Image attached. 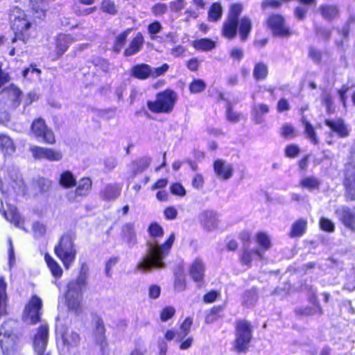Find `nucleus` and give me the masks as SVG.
<instances>
[{
    "instance_id": "obj_1",
    "label": "nucleus",
    "mask_w": 355,
    "mask_h": 355,
    "mask_svg": "<svg viewBox=\"0 0 355 355\" xmlns=\"http://www.w3.org/2000/svg\"><path fill=\"white\" fill-rule=\"evenodd\" d=\"M174 241V233L162 245H159L157 240H148L146 242L145 254L138 262L137 268L144 272L165 268L164 259L168 256Z\"/></svg>"
},
{
    "instance_id": "obj_2",
    "label": "nucleus",
    "mask_w": 355,
    "mask_h": 355,
    "mask_svg": "<svg viewBox=\"0 0 355 355\" xmlns=\"http://www.w3.org/2000/svg\"><path fill=\"white\" fill-rule=\"evenodd\" d=\"M87 286L85 275L80 273L76 279L71 281L67 286L65 300L69 309L76 313L80 311L83 292Z\"/></svg>"
},
{
    "instance_id": "obj_3",
    "label": "nucleus",
    "mask_w": 355,
    "mask_h": 355,
    "mask_svg": "<svg viewBox=\"0 0 355 355\" xmlns=\"http://www.w3.org/2000/svg\"><path fill=\"white\" fill-rule=\"evenodd\" d=\"M178 98L177 94L171 89L159 92L154 101L147 103L148 108L154 113H171Z\"/></svg>"
},
{
    "instance_id": "obj_4",
    "label": "nucleus",
    "mask_w": 355,
    "mask_h": 355,
    "mask_svg": "<svg viewBox=\"0 0 355 355\" xmlns=\"http://www.w3.org/2000/svg\"><path fill=\"white\" fill-rule=\"evenodd\" d=\"M54 252L62 262L64 268L68 269L75 261L77 254L71 236L69 235L61 236L58 244L55 246Z\"/></svg>"
},
{
    "instance_id": "obj_5",
    "label": "nucleus",
    "mask_w": 355,
    "mask_h": 355,
    "mask_svg": "<svg viewBox=\"0 0 355 355\" xmlns=\"http://www.w3.org/2000/svg\"><path fill=\"white\" fill-rule=\"evenodd\" d=\"M12 28L15 35L12 40L13 44L18 41L22 42L24 44H26L35 33L30 20L25 14L21 12L13 19Z\"/></svg>"
},
{
    "instance_id": "obj_6",
    "label": "nucleus",
    "mask_w": 355,
    "mask_h": 355,
    "mask_svg": "<svg viewBox=\"0 0 355 355\" xmlns=\"http://www.w3.org/2000/svg\"><path fill=\"white\" fill-rule=\"evenodd\" d=\"M0 185L3 195L6 193L3 187L10 185L15 193H24V181L21 178L17 168L10 167L0 171Z\"/></svg>"
},
{
    "instance_id": "obj_7",
    "label": "nucleus",
    "mask_w": 355,
    "mask_h": 355,
    "mask_svg": "<svg viewBox=\"0 0 355 355\" xmlns=\"http://www.w3.org/2000/svg\"><path fill=\"white\" fill-rule=\"evenodd\" d=\"M252 338L250 324L244 320L239 321L236 326V339L234 347L239 352H245Z\"/></svg>"
},
{
    "instance_id": "obj_8",
    "label": "nucleus",
    "mask_w": 355,
    "mask_h": 355,
    "mask_svg": "<svg viewBox=\"0 0 355 355\" xmlns=\"http://www.w3.org/2000/svg\"><path fill=\"white\" fill-rule=\"evenodd\" d=\"M42 300L37 295H33L26 306L24 319L28 323L35 324L40 320L41 315Z\"/></svg>"
},
{
    "instance_id": "obj_9",
    "label": "nucleus",
    "mask_w": 355,
    "mask_h": 355,
    "mask_svg": "<svg viewBox=\"0 0 355 355\" xmlns=\"http://www.w3.org/2000/svg\"><path fill=\"white\" fill-rule=\"evenodd\" d=\"M32 132L37 138L50 144L55 143V137L53 132L49 129L44 121L39 118L35 120L31 125Z\"/></svg>"
},
{
    "instance_id": "obj_10",
    "label": "nucleus",
    "mask_w": 355,
    "mask_h": 355,
    "mask_svg": "<svg viewBox=\"0 0 355 355\" xmlns=\"http://www.w3.org/2000/svg\"><path fill=\"white\" fill-rule=\"evenodd\" d=\"M49 338V328L46 325L39 327L33 340L35 355H49L46 351Z\"/></svg>"
},
{
    "instance_id": "obj_11",
    "label": "nucleus",
    "mask_w": 355,
    "mask_h": 355,
    "mask_svg": "<svg viewBox=\"0 0 355 355\" xmlns=\"http://www.w3.org/2000/svg\"><path fill=\"white\" fill-rule=\"evenodd\" d=\"M60 334L63 343V348L62 349V355H71V349L74 352L76 347L78 345L80 341L79 335L69 329L60 330ZM74 355H78L74 353Z\"/></svg>"
},
{
    "instance_id": "obj_12",
    "label": "nucleus",
    "mask_w": 355,
    "mask_h": 355,
    "mask_svg": "<svg viewBox=\"0 0 355 355\" xmlns=\"http://www.w3.org/2000/svg\"><path fill=\"white\" fill-rule=\"evenodd\" d=\"M31 152L35 159H46L49 162H58L62 158V154L60 150L53 148L40 146H32Z\"/></svg>"
},
{
    "instance_id": "obj_13",
    "label": "nucleus",
    "mask_w": 355,
    "mask_h": 355,
    "mask_svg": "<svg viewBox=\"0 0 355 355\" xmlns=\"http://www.w3.org/2000/svg\"><path fill=\"white\" fill-rule=\"evenodd\" d=\"M268 27L272 34L279 37L290 35L289 28L284 23V19L279 15H272L267 20Z\"/></svg>"
},
{
    "instance_id": "obj_14",
    "label": "nucleus",
    "mask_w": 355,
    "mask_h": 355,
    "mask_svg": "<svg viewBox=\"0 0 355 355\" xmlns=\"http://www.w3.org/2000/svg\"><path fill=\"white\" fill-rule=\"evenodd\" d=\"M1 211L2 214L4 216L5 218L12 223L15 226L17 227L22 228L25 230L24 227H22V224L24 223V219L18 213L16 207L10 203H6V208L3 206V200L1 199Z\"/></svg>"
},
{
    "instance_id": "obj_15",
    "label": "nucleus",
    "mask_w": 355,
    "mask_h": 355,
    "mask_svg": "<svg viewBox=\"0 0 355 355\" xmlns=\"http://www.w3.org/2000/svg\"><path fill=\"white\" fill-rule=\"evenodd\" d=\"M344 185L346 188V196L350 200H355V165L349 164L345 168Z\"/></svg>"
},
{
    "instance_id": "obj_16",
    "label": "nucleus",
    "mask_w": 355,
    "mask_h": 355,
    "mask_svg": "<svg viewBox=\"0 0 355 355\" xmlns=\"http://www.w3.org/2000/svg\"><path fill=\"white\" fill-rule=\"evenodd\" d=\"M335 214L347 228L355 232V212L343 206L336 209Z\"/></svg>"
},
{
    "instance_id": "obj_17",
    "label": "nucleus",
    "mask_w": 355,
    "mask_h": 355,
    "mask_svg": "<svg viewBox=\"0 0 355 355\" xmlns=\"http://www.w3.org/2000/svg\"><path fill=\"white\" fill-rule=\"evenodd\" d=\"M214 170L216 177L223 180L230 179L234 173L232 165L223 159H217L214 162Z\"/></svg>"
},
{
    "instance_id": "obj_18",
    "label": "nucleus",
    "mask_w": 355,
    "mask_h": 355,
    "mask_svg": "<svg viewBox=\"0 0 355 355\" xmlns=\"http://www.w3.org/2000/svg\"><path fill=\"white\" fill-rule=\"evenodd\" d=\"M92 182L89 178H82L74 192H70L67 195V198L71 201L76 200L77 197H83L87 196L92 189Z\"/></svg>"
},
{
    "instance_id": "obj_19",
    "label": "nucleus",
    "mask_w": 355,
    "mask_h": 355,
    "mask_svg": "<svg viewBox=\"0 0 355 355\" xmlns=\"http://www.w3.org/2000/svg\"><path fill=\"white\" fill-rule=\"evenodd\" d=\"M201 225L207 231H212L218 226L217 214L213 211H204L200 215Z\"/></svg>"
},
{
    "instance_id": "obj_20",
    "label": "nucleus",
    "mask_w": 355,
    "mask_h": 355,
    "mask_svg": "<svg viewBox=\"0 0 355 355\" xmlns=\"http://www.w3.org/2000/svg\"><path fill=\"white\" fill-rule=\"evenodd\" d=\"M261 260L263 259L262 251L259 249H250L248 245H244L243 247V252L240 258L241 262L243 265L247 266L250 268L252 265V261L254 258Z\"/></svg>"
},
{
    "instance_id": "obj_21",
    "label": "nucleus",
    "mask_w": 355,
    "mask_h": 355,
    "mask_svg": "<svg viewBox=\"0 0 355 355\" xmlns=\"http://www.w3.org/2000/svg\"><path fill=\"white\" fill-rule=\"evenodd\" d=\"M334 133H336L339 137H347L349 134V130L345 122L341 119L329 120L324 121Z\"/></svg>"
},
{
    "instance_id": "obj_22",
    "label": "nucleus",
    "mask_w": 355,
    "mask_h": 355,
    "mask_svg": "<svg viewBox=\"0 0 355 355\" xmlns=\"http://www.w3.org/2000/svg\"><path fill=\"white\" fill-rule=\"evenodd\" d=\"M144 39L141 33H137L128 46L124 51L125 56H131L141 51L144 46Z\"/></svg>"
},
{
    "instance_id": "obj_23",
    "label": "nucleus",
    "mask_w": 355,
    "mask_h": 355,
    "mask_svg": "<svg viewBox=\"0 0 355 355\" xmlns=\"http://www.w3.org/2000/svg\"><path fill=\"white\" fill-rule=\"evenodd\" d=\"M130 76L139 80L150 78V66L144 63L135 64L130 69Z\"/></svg>"
},
{
    "instance_id": "obj_24",
    "label": "nucleus",
    "mask_w": 355,
    "mask_h": 355,
    "mask_svg": "<svg viewBox=\"0 0 355 355\" xmlns=\"http://www.w3.org/2000/svg\"><path fill=\"white\" fill-rule=\"evenodd\" d=\"M189 274L196 282H200L204 277L205 266L200 259H196L189 268Z\"/></svg>"
},
{
    "instance_id": "obj_25",
    "label": "nucleus",
    "mask_w": 355,
    "mask_h": 355,
    "mask_svg": "<svg viewBox=\"0 0 355 355\" xmlns=\"http://www.w3.org/2000/svg\"><path fill=\"white\" fill-rule=\"evenodd\" d=\"M269 112V107L266 104H254L252 108V116L257 124L264 122V116Z\"/></svg>"
},
{
    "instance_id": "obj_26",
    "label": "nucleus",
    "mask_w": 355,
    "mask_h": 355,
    "mask_svg": "<svg viewBox=\"0 0 355 355\" xmlns=\"http://www.w3.org/2000/svg\"><path fill=\"white\" fill-rule=\"evenodd\" d=\"M105 331L102 319L97 318L95 320L94 336L96 344L100 345L102 349L106 346Z\"/></svg>"
},
{
    "instance_id": "obj_27",
    "label": "nucleus",
    "mask_w": 355,
    "mask_h": 355,
    "mask_svg": "<svg viewBox=\"0 0 355 355\" xmlns=\"http://www.w3.org/2000/svg\"><path fill=\"white\" fill-rule=\"evenodd\" d=\"M121 236L129 247H132L137 243V236L134 224L127 223L122 227Z\"/></svg>"
},
{
    "instance_id": "obj_28",
    "label": "nucleus",
    "mask_w": 355,
    "mask_h": 355,
    "mask_svg": "<svg viewBox=\"0 0 355 355\" xmlns=\"http://www.w3.org/2000/svg\"><path fill=\"white\" fill-rule=\"evenodd\" d=\"M73 42V38L69 35L60 34L56 40V53L61 56Z\"/></svg>"
},
{
    "instance_id": "obj_29",
    "label": "nucleus",
    "mask_w": 355,
    "mask_h": 355,
    "mask_svg": "<svg viewBox=\"0 0 355 355\" xmlns=\"http://www.w3.org/2000/svg\"><path fill=\"white\" fill-rule=\"evenodd\" d=\"M238 24L239 21L227 18L223 24V35L228 39L234 38L236 35Z\"/></svg>"
},
{
    "instance_id": "obj_30",
    "label": "nucleus",
    "mask_w": 355,
    "mask_h": 355,
    "mask_svg": "<svg viewBox=\"0 0 355 355\" xmlns=\"http://www.w3.org/2000/svg\"><path fill=\"white\" fill-rule=\"evenodd\" d=\"M8 297L6 283L3 277H0V318L7 314Z\"/></svg>"
},
{
    "instance_id": "obj_31",
    "label": "nucleus",
    "mask_w": 355,
    "mask_h": 355,
    "mask_svg": "<svg viewBox=\"0 0 355 355\" xmlns=\"http://www.w3.org/2000/svg\"><path fill=\"white\" fill-rule=\"evenodd\" d=\"M4 95H7L10 100V106L17 107L21 101V92L17 87L11 85L9 88L3 91Z\"/></svg>"
},
{
    "instance_id": "obj_32",
    "label": "nucleus",
    "mask_w": 355,
    "mask_h": 355,
    "mask_svg": "<svg viewBox=\"0 0 355 355\" xmlns=\"http://www.w3.org/2000/svg\"><path fill=\"white\" fill-rule=\"evenodd\" d=\"M307 221L305 219L300 218L296 220L291 227L289 236L291 238L301 236L306 231Z\"/></svg>"
},
{
    "instance_id": "obj_33",
    "label": "nucleus",
    "mask_w": 355,
    "mask_h": 355,
    "mask_svg": "<svg viewBox=\"0 0 355 355\" xmlns=\"http://www.w3.org/2000/svg\"><path fill=\"white\" fill-rule=\"evenodd\" d=\"M310 302L312 304V307H306L301 311L302 314L306 315H312L315 314L322 315V310L319 303L317 301L315 293H313L309 298Z\"/></svg>"
},
{
    "instance_id": "obj_34",
    "label": "nucleus",
    "mask_w": 355,
    "mask_h": 355,
    "mask_svg": "<svg viewBox=\"0 0 355 355\" xmlns=\"http://www.w3.org/2000/svg\"><path fill=\"white\" fill-rule=\"evenodd\" d=\"M301 122L304 128V132L306 137L314 145H317L319 143V140L317 137L316 132L313 125L307 121V119L303 116L301 119Z\"/></svg>"
},
{
    "instance_id": "obj_35",
    "label": "nucleus",
    "mask_w": 355,
    "mask_h": 355,
    "mask_svg": "<svg viewBox=\"0 0 355 355\" xmlns=\"http://www.w3.org/2000/svg\"><path fill=\"white\" fill-rule=\"evenodd\" d=\"M0 148L4 155H10L15 151L12 140L6 135H0Z\"/></svg>"
},
{
    "instance_id": "obj_36",
    "label": "nucleus",
    "mask_w": 355,
    "mask_h": 355,
    "mask_svg": "<svg viewBox=\"0 0 355 355\" xmlns=\"http://www.w3.org/2000/svg\"><path fill=\"white\" fill-rule=\"evenodd\" d=\"M59 184L65 189L73 187L76 184V179L69 171H66L60 174Z\"/></svg>"
},
{
    "instance_id": "obj_37",
    "label": "nucleus",
    "mask_w": 355,
    "mask_h": 355,
    "mask_svg": "<svg viewBox=\"0 0 355 355\" xmlns=\"http://www.w3.org/2000/svg\"><path fill=\"white\" fill-rule=\"evenodd\" d=\"M121 194V188L116 184L107 185L102 193V197L105 200H112L117 198Z\"/></svg>"
},
{
    "instance_id": "obj_38",
    "label": "nucleus",
    "mask_w": 355,
    "mask_h": 355,
    "mask_svg": "<svg viewBox=\"0 0 355 355\" xmlns=\"http://www.w3.org/2000/svg\"><path fill=\"white\" fill-rule=\"evenodd\" d=\"M320 185V180L315 176H308L304 178L300 182V186L302 188L308 189L309 191L318 189Z\"/></svg>"
},
{
    "instance_id": "obj_39",
    "label": "nucleus",
    "mask_w": 355,
    "mask_h": 355,
    "mask_svg": "<svg viewBox=\"0 0 355 355\" xmlns=\"http://www.w3.org/2000/svg\"><path fill=\"white\" fill-rule=\"evenodd\" d=\"M33 14L36 18H42L44 16L46 3L45 0H31Z\"/></svg>"
},
{
    "instance_id": "obj_40",
    "label": "nucleus",
    "mask_w": 355,
    "mask_h": 355,
    "mask_svg": "<svg viewBox=\"0 0 355 355\" xmlns=\"http://www.w3.org/2000/svg\"><path fill=\"white\" fill-rule=\"evenodd\" d=\"M252 29L251 20L247 17H243L239 24V34L242 41L247 40L248 36Z\"/></svg>"
},
{
    "instance_id": "obj_41",
    "label": "nucleus",
    "mask_w": 355,
    "mask_h": 355,
    "mask_svg": "<svg viewBox=\"0 0 355 355\" xmlns=\"http://www.w3.org/2000/svg\"><path fill=\"white\" fill-rule=\"evenodd\" d=\"M44 259L53 276L60 278L63 272L61 266L49 254H46Z\"/></svg>"
},
{
    "instance_id": "obj_42",
    "label": "nucleus",
    "mask_w": 355,
    "mask_h": 355,
    "mask_svg": "<svg viewBox=\"0 0 355 355\" xmlns=\"http://www.w3.org/2000/svg\"><path fill=\"white\" fill-rule=\"evenodd\" d=\"M162 29L161 23L157 21L148 26V32L150 35V38L157 42H163V37L156 35V34L160 33Z\"/></svg>"
},
{
    "instance_id": "obj_43",
    "label": "nucleus",
    "mask_w": 355,
    "mask_h": 355,
    "mask_svg": "<svg viewBox=\"0 0 355 355\" xmlns=\"http://www.w3.org/2000/svg\"><path fill=\"white\" fill-rule=\"evenodd\" d=\"M268 67L263 62L257 63L253 69V76L256 80H263L268 75Z\"/></svg>"
},
{
    "instance_id": "obj_44",
    "label": "nucleus",
    "mask_w": 355,
    "mask_h": 355,
    "mask_svg": "<svg viewBox=\"0 0 355 355\" xmlns=\"http://www.w3.org/2000/svg\"><path fill=\"white\" fill-rule=\"evenodd\" d=\"M151 159L149 157H143L135 161L134 164L133 173L136 175L144 171L150 164Z\"/></svg>"
},
{
    "instance_id": "obj_45",
    "label": "nucleus",
    "mask_w": 355,
    "mask_h": 355,
    "mask_svg": "<svg viewBox=\"0 0 355 355\" xmlns=\"http://www.w3.org/2000/svg\"><path fill=\"white\" fill-rule=\"evenodd\" d=\"M193 46L197 50L210 51L215 48V42L211 40L203 38L195 41Z\"/></svg>"
},
{
    "instance_id": "obj_46",
    "label": "nucleus",
    "mask_w": 355,
    "mask_h": 355,
    "mask_svg": "<svg viewBox=\"0 0 355 355\" xmlns=\"http://www.w3.org/2000/svg\"><path fill=\"white\" fill-rule=\"evenodd\" d=\"M148 232L150 236L149 240H157L158 238H161L164 235L163 228L156 222L152 223L150 225Z\"/></svg>"
},
{
    "instance_id": "obj_47",
    "label": "nucleus",
    "mask_w": 355,
    "mask_h": 355,
    "mask_svg": "<svg viewBox=\"0 0 355 355\" xmlns=\"http://www.w3.org/2000/svg\"><path fill=\"white\" fill-rule=\"evenodd\" d=\"M257 242L260 246L258 249L262 251V255L263 254L264 250H268L271 246L269 236L264 232L257 233Z\"/></svg>"
},
{
    "instance_id": "obj_48",
    "label": "nucleus",
    "mask_w": 355,
    "mask_h": 355,
    "mask_svg": "<svg viewBox=\"0 0 355 355\" xmlns=\"http://www.w3.org/2000/svg\"><path fill=\"white\" fill-rule=\"evenodd\" d=\"M322 16L327 19H331L338 14V8L334 6H322L320 8Z\"/></svg>"
},
{
    "instance_id": "obj_49",
    "label": "nucleus",
    "mask_w": 355,
    "mask_h": 355,
    "mask_svg": "<svg viewBox=\"0 0 355 355\" xmlns=\"http://www.w3.org/2000/svg\"><path fill=\"white\" fill-rule=\"evenodd\" d=\"M223 9L220 3H214L209 10V19L215 21L220 19Z\"/></svg>"
},
{
    "instance_id": "obj_50",
    "label": "nucleus",
    "mask_w": 355,
    "mask_h": 355,
    "mask_svg": "<svg viewBox=\"0 0 355 355\" xmlns=\"http://www.w3.org/2000/svg\"><path fill=\"white\" fill-rule=\"evenodd\" d=\"M35 187L40 192L45 193L51 187V181L44 178H39L35 181Z\"/></svg>"
},
{
    "instance_id": "obj_51",
    "label": "nucleus",
    "mask_w": 355,
    "mask_h": 355,
    "mask_svg": "<svg viewBox=\"0 0 355 355\" xmlns=\"http://www.w3.org/2000/svg\"><path fill=\"white\" fill-rule=\"evenodd\" d=\"M226 110L227 119L232 123H236L243 118V115L242 114L233 110L230 102H227V103Z\"/></svg>"
},
{
    "instance_id": "obj_52",
    "label": "nucleus",
    "mask_w": 355,
    "mask_h": 355,
    "mask_svg": "<svg viewBox=\"0 0 355 355\" xmlns=\"http://www.w3.org/2000/svg\"><path fill=\"white\" fill-rule=\"evenodd\" d=\"M257 301V293L255 289L247 291L243 296V304L247 306H253Z\"/></svg>"
},
{
    "instance_id": "obj_53",
    "label": "nucleus",
    "mask_w": 355,
    "mask_h": 355,
    "mask_svg": "<svg viewBox=\"0 0 355 355\" xmlns=\"http://www.w3.org/2000/svg\"><path fill=\"white\" fill-rule=\"evenodd\" d=\"M280 135L287 139H291L296 137L295 128L289 123L284 124L280 128Z\"/></svg>"
},
{
    "instance_id": "obj_54",
    "label": "nucleus",
    "mask_w": 355,
    "mask_h": 355,
    "mask_svg": "<svg viewBox=\"0 0 355 355\" xmlns=\"http://www.w3.org/2000/svg\"><path fill=\"white\" fill-rule=\"evenodd\" d=\"M128 35V31H125L116 37L114 44L112 48L114 52L119 53L121 51V50L122 49L125 44Z\"/></svg>"
},
{
    "instance_id": "obj_55",
    "label": "nucleus",
    "mask_w": 355,
    "mask_h": 355,
    "mask_svg": "<svg viewBox=\"0 0 355 355\" xmlns=\"http://www.w3.org/2000/svg\"><path fill=\"white\" fill-rule=\"evenodd\" d=\"M169 69V65L166 63L163 64L159 67H150V78H156L159 76H164Z\"/></svg>"
},
{
    "instance_id": "obj_56",
    "label": "nucleus",
    "mask_w": 355,
    "mask_h": 355,
    "mask_svg": "<svg viewBox=\"0 0 355 355\" xmlns=\"http://www.w3.org/2000/svg\"><path fill=\"white\" fill-rule=\"evenodd\" d=\"M101 10L110 15H115L117 12L114 2L111 0H103L101 3Z\"/></svg>"
},
{
    "instance_id": "obj_57",
    "label": "nucleus",
    "mask_w": 355,
    "mask_h": 355,
    "mask_svg": "<svg viewBox=\"0 0 355 355\" xmlns=\"http://www.w3.org/2000/svg\"><path fill=\"white\" fill-rule=\"evenodd\" d=\"M243 10V6L241 3H235L232 5L227 18L239 21L238 18Z\"/></svg>"
},
{
    "instance_id": "obj_58",
    "label": "nucleus",
    "mask_w": 355,
    "mask_h": 355,
    "mask_svg": "<svg viewBox=\"0 0 355 355\" xmlns=\"http://www.w3.org/2000/svg\"><path fill=\"white\" fill-rule=\"evenodd\" d=\"M206 85L200 79L193 80L189 85V89L191 93H200L205 90Z\"/></svg>"
},
{
    "instance_id": "obj_59",
    "label": "nucleus",
    "mask_w": 355,
    "mask_h": 355,
    "mask_svg": "<svg viewBox=\"0 0 355 355\" xmlns=\"http://www.w3.org/2000/svg\"><path fill=\"white\" fill-rule=\"evenodd\" d=\"M320 227L325 232H333L335 230V225L334 223L324 217H321L320 219Z\"/></svg>"
},
{
    "instance_id": "obj_60",
    "label": "nucleus",
    "mask_w": 355,
    "mask_h": 355,
    "mask_svg": "<svg viewBox=\"0 0 355 355\" xmlns=\"http://www.w3.org/2000/svg\"><path fill=\"white\" fill-rule=\"evenodd\" d=\"M192 323V319L190 318H187L184 320V321L183 322L180 327V332L178 333L180 337L182 338L188 335V334L190 331Z\"/></svg>"
},
{
    "instance_id": "obj_61",
    "label": "nucleus",
    "mask_w": 355,
    "mask_h": 355,
    "mask_svg": "<svg viewBox=\"0 0 355 355\" xmlns=\"http://www.w3.org/2000/svg\"><path fill=\"white\" fill-rule=\"evenodd\" d=\"M168 10V6L163 3H157L152 8V12L156 17H160L164 15Z\"/></svg>"
},
{
    "instance_id": "obj_62",
    "label": "nucleus",
    "mask_w": 355,
    "mask_h": 355,
    "mask_svg": "<svg viewBox=\"0 0 355 355\" xmlns=\"http://www.w3.org/2000/svg\"><path fill=\"white\" fill-rule=\"evenodd\" d=\"M92 63L104 72H108L111 69L110 64L104 59L96 58L92 61Z\"/></svg>"
},
{
    "instance_id": "obj_63",
    "label": "nucleus",
    "mask_w": 355,
    "mask_h": 355,
    "mask_svg": "<svg viewBox=\"0 0 355 355\" xmlns=\"http://www.w3.org/2000/svg\"><path fill=\"white\" fill-rule=\"evenodd\" d=\"M174 288L176 291L180 292L186 288V280L182 275H176L174 282Z\"/></svg>"
},
{
    "instance_id": "obj_64",
    "label": "nucleus",
    "mask_w": 355,
    "mask_h": 355,
    "mask_svg": "<svg viewBox=\"0 0 355 355\" xmlns=\"http://www.w3.org/2000/svg\"><path fill=\"white\" fill-rule=\"evenodd\" d=\"M300 153V148L297 145L290 144L285 148V155L290 158L295 157Z\"/></svg>"
}]
</instances>
